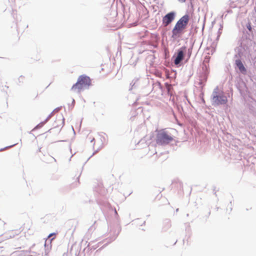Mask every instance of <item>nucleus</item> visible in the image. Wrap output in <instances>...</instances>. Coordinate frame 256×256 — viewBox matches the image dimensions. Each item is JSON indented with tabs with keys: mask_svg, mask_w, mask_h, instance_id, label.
Returning <instances> with one entry per match:
<instances>
[{
	"mask_svg": "<svg viewBox=\"0 0 256 256\" xmlns=\"http://www.w3.org/2000/svg\"><path fill=\"white\" fill-rule=\"evenodd\" d=\"M243 56H235L236 60L234 64V68L237 74H238V78H244L246 83L252 82L256 84V60L253 62V69H248L244 59Z\"/></svg>",
	"mask_w": 256,
	"mask_h": 256,
	"instance_id": "nucleus-1",
	"label": "nucleus"
},
{
	"mask_svg": "<svg viewBox=\"0 0 256 256\" xmlns=\"http://www.w3.org/2000/svg\"><path fill=\"white\" fill-rule=\"evenodd\" d=\"M250 34H244L242 38L238 52L235 56H242L254 61L256 56V44Z\"/></svg>",
	"mask_w": 256,
	"mask_h": 256,
	"instance_id": "nucleus-2",
	"label": "nucleus"
},
{
	"mask_svg": "<svg viewBox=\"0 0 256 256\" xmlns=\"http://www.w3.org/2000/svg\"><path fill=\"white\" fill-rule=\"evenodd\" d=\"M190 16L186 13L181 17L176 22L175 26L172 30L171 38L173 40H176L180 38L185 32L189 21Z\"/></svg>",
	"mask_w": 256,
	"mask_h": 256,
	"instance_id": "nucleus-3",
	"label": "nucleus"
},
{
	"mask_svg": "<svg viewBox=\"0 0 256 256\" xmlns=\"http://www.w3.org/2000/svg\"><path fill=\"white\" fill-rule=\"evenodd\" d=\"M91 85L92 82L90 78L86 74H82L78 78L77 82L73 84L71 90L78 89V92H80L84 89H88Z\"/></svg>",
	"mask_w": 256,
	"mask_h": 256,
	"instance_id": "nucleus-4",
	"label": "nucleus"
},
{
	"mask_svg": "<svg viewBox=\"0 0 256 256\" xmlns=\"http://www.w3.org/2000/svg\"><path fill=\"white\" fill-rule=\"evenodd\" d=\"M156 143L160 146H166L172 142H175L172 136L168 132L162 130H159L156 136Z\"/></svg>",
	"mask_w": 256,
	"mask_h": 256,
	"instance_id": "nucleus-5",
	"label": "nucleus"
},
{
	"mask_svg": "<svg viewBox=\"0 0 256 256\" xmlns=\"http://www.w3.org/2000/svg\"><path fill=\"white\" fill-rule=\"evenodd\" d=\"M186 46H183L176 50L172 58V60L178 66L185 64Z\"/></svg>",
	"mask_w": 256,
	"mask_h": 256,
	"instance_id": "nucleus-6",
	"label": "nucleus"
},
{
	"mask_svg": "<svg viewBox=\"0 0 256 256\" xmlns=\"http://www.w3.org/2000/svg\"><path fill=\"white\" fill-rule=\"evenodd\" d=\"M212 104L214 106L220 105H226L228 104V98L223 93L218 92V88H216L211 96Z\"/></svg>",
	"mask_w": 256,
	"mask_h": 256,
	"instance_id": "nucleus-7",
	"label": "nucleus"
},
{
	"mask_svg": "<svg viewBox=\"0 0 256 256\" xmlns=\"http://www.w3.org/2000/svg\"><path fill=\"white\" fill-rule=\"evenodd\" d=\"M244 78H236V86L239 91L240 95L244 97L248 96L249 92L246 82Z\"/></svg>",
	"mask_w": 256,
	"mask_h": 256,
	"instance_id": "nucleus-8",
	"label": "nucleus"
},
{
	"mask_svg": "<svg viewBox=\"0 0 256 256\" xmlns=\"http://www.w3.org/2000/svg\"><path fill=\"white\" fill-rule=\"evenodd\" d=\"M176 16V12L174 10L170 11L166 14L162 18V25L168 26L174 20Z\"/></svg>",
	"mask_w": 256,
	"mask_h": 256,
	"instance_id": "nucleus-9",
	"label": "nucleus"
},
{
	"mask_svg": "<svg viewBox=\"0 0 256 256\" xmlns=\"http://www.w3.org/2000/svg\"><path fill=\"white\" fill-rule=\"evenodd\" d=\"M64 118L63 116V115L62 114H60L59 115L57 116V118L56 120L54 122L52 126L54 128H52L50 129L48 132H51L53 128H56L59 127L60 125H62V128L58 130V132H60L62 128V126H64Z\"/></svg>",
	"mask_w": 256,
	"mask_h": 256,
	"instance_id": "nucleus-10",
	"label": "nucleus"
},
{
	"mask_svg": "<svg viewBox=\"0 0 256 256\" xmlns=\"http://www.w3.org/2000/svg\"><path fill=\"white\" fill-rule=\"evenodd\" d=\"M56 232H52V233L50 234L48 236L47 239L46 240L44 244V256H48V254L49 252H50V250L52 247L51 244L50 246H48V244H46L47 241H48V240L50 241V244L52 241L55 238V237H53V238H51L52 236L54 235H56Z\"/></svg>",
	"mask_w": 256,
	"mask_h": 256,
	"instance_id": "nucleus-11",
	"label": "nucleus"
},
{
	"mask_svg": "<svg viewBox=\"0 0 256 256\" xmlns=\"http://www.w3.org/2000/svg\"><path fill=\"white\" fill-rule=\"evenodd\" d=\"M163 230L164 231L168 230L171 227V222L170 219H166L164 221L163 223Z\"/></svg>",
	"mask_w": 256,
	"mask_h": 256,
	"instance_id": "nucleus-12",
	"label": "nucleus"
},
{
	"mask_svg": "<svg viewBox=\"0 0 256 256\" xmlns=\"http://www.w3.org/2000/svg\"><path fill=\"white\" fill-rule=\"evenodd\" d=\"M138 78H136L132 80V82L130 84V87L129 88V90H131L132 89H134L136 88V86H137L136 83L138 82Z\"/></svg>",
	"mask_w": 256,
	"mask_h": 256,
	"instance_id": "nucleus-13",
	"label": "nucleus"
},
{
	"mask_svg": "<svg viewBox=\"0 0 256 256\" xmlns=\"http://www.w3.org/2000/svg\"><path fill=\"white\" fill-rule=\"evenodd\" d=\"M192 46H191V48H189L188 50L186 48V56L187 57L186 59L185 62H187L189 59L190 58L192 53Z\"/></svg>",
	"mask_w": 256,
	"mask_h": 256,
	"instance_id": "nucleus-14",
	"label": "nucleus"
},
{
	"mask_svg": "<svg viewBox=\"0 0 256 256\" xmlns=\"http://www.w3.org/2000/svg\"><path fill=\"white\" fill-rule=\"evenodd\" d=\"M118 236V234H116L112 235V236H110L108 238V242L104 244V246H106L108 245V244H110L112 242L114 241L117 238Z\"/></svg>",
	"mask_w": 256,
	"mask_h": 256,
	"instance_id": "nucleus-15",
	"label": "nucleus"
},
{
	"mask_svg": "<svg viewBox=\"0 0 256 256\" xmlns=\"http://www.w3.org/2000/svg\"><path fill=\"white\" fill-rule=\"evenodd\" d=\"M152 86H153V89L154 88H157L159 89H161L162 88V86L160 84V83L158 82H156V83L155 84H152Z\"/></svg>",
	"mask_w": 256,
	"mask_h": 256,
	"instance_id": "nucleus-16",
	"label": "nucleus"
},
{
	"mask_svg": "<svg viewBox=\"0 0 256 256\" xmlns=\"http://www.w3.org/2000/svg\"><path fill=\"white\" fill-rule=\"evenodd\" d=\"M34 246H35V244H33L32 245V246L30 247V249H29L28 250H26V251L25 252L26 254H28V253H32V254H37V253H36V252H33V251H32V250H32V248H33V247H34ZM27 256V255H26V254H25V255H24V256Z\"/></svg>",
	"mask_w": 256,
	"mask_h": 256,
	"instance_id": "nucleus-17",
	"label": "nucleus"
},
{
	"mask_svg": "<svg viewBox=\"0 0 256 256\" xmlns=\"http://www.w3.org/2000/svg\"><path fill=\"white\" fill-rule=\"evenodd\" d=\"M222 28H223L222 25L220 24V28H219L218 32V36L216 37V40H218L222 32Z\"/></svg>",
	"mask_w": 256,
	"mask_h": 256,
	"instance_id": "nucleus-18",
	"label": "nucleus"
},
{
	"mask_svg": "<svg viewBox=\"0 0 256 256\" xmlns=\"http://www.w3.org/2000/svg\"><path fill=\"white\" fill-rule=\"evenodd\" d=\"M44 126V125L41 123V122L40 123H39L34 128V129L32 130H38V129H40V128H42V126Z\"/></svg>",
	"mask_w": 256,
	"mask_h": 256,
	"instance_id": "nucleus-19",
	"label": "nucleus"
},
{
	"mask_svg": "<svg viewBox=\"0 0 256 256\" xmlns=\"http://www.w3.org/2000/svg\"><path fill=\"white\" fill-rule=\"evenodd\" d=\"M176 108L178 110V111L180 113L182 114L184 112V109L182 106L181 105H178L176 106Z\"/></svg>",
	"mask_w": 256,
	"mask_h": 256,
	"instance_id": "nucleus-20",
	"label": "nucleus"
},
{
	"mask_svg": "<svg viewBox=\"0 0 256 256\" xmlns=\"http://www.w3.org/2000/svg\"><path fill=\"white\" fill-rule=\"evenodd\" d=\"M198 27L197 26H195L194 27V25L192 24V28H191V29L192 30V32H194V34H196L198 32Z\"/></svg>",
	"mask_w": 256,
	"mask_h": 256,
	"instance_id": "nucleus-21",
	"label": "nucleus"
},
{
	"mask_svg": "<svg viewBox=\"0 0 256 256\" xmlns=\"http://www.w3.org/2000/svg\"><path fill=\"white\" fill-rule=\"evenodd\" d=\"M74 104H75L74 100V98H72V104L70 106V104H68V109H69V110H72L74 106Z\"/></svg>",
	"mask_w": 256,
	"mask_h": 256,
	"instance_id": "nucleus-22",
	"label": "nucleus"
},
{
	"mask_svg": "<svg viewBox=\"0 0 256 256\" xmlns=\"http://www.w3.org/2000/svg\"><path fill=\"white\" fill-rule=\"evenodd\" d=\"M148 58H150V60H151L152 62H154V59L156 58V57L154 55H150L148 56Z\"/></svg>",
	"mask_w": 256,
	"mask_h": 256,
	"instance_id": "nucleus-23",
	"label": "nucleus"
},
{
	"mask_svg": "<svg viewBox=\"0 0 256 256\" xmlns=\"http://www.w3.org/2000/svg\"><path fill=\"white\" fill-rule=\"evenodd\" d=\"M24 76H20L18 79V84H20V83H23V81L22 79L24 78Z\"/></svg>",
	"mask_w": 256,
	"mask_h": 256,
	"instance_id": "nucleus-24",
	"label": "nucleus"
},
{
	"mask_svg": "<svg viewBox=\"0 0 256 256\" xmlns=\"http://www.w3.org/2000/svg\"><path fill=\"white\" fill-rule=\"evenodd\" d=\"M100 150V148H98L92 154V155L87 160L86 162H85L84 164L90 159V158H92L94 154H96L97 152H98Z\"/></svg>",
	"mask_w": 256,
	"mask_h": 256,
	"instance_id": "nucleus-25",
	"label": "nucleus"
},
{
	"mask_svg": "<svg viewBox=\"0 0 256 256\" xmlns=\"http://www.w3.org/2000/svg\"><path fill=\"white\" fill-rule=\"evenodd\" d=\"M16 144H12V145H11V146H6V148H0V151H2L3 150H4V149H5V148H7L12 147V146H15V145H16Z\"/></svg>",
	"mask_w": 256,
	"mask_h": 256,
	"instance_id": "nucleus-26",
	"label": "nucleus"
},
{
	"mask_svg": "<svg viewBox=\"0 0 256 256\" xmlns=\"http://www.w3.org/2000/svg\"><path fill=\"white\" fill-rule=\"evenodd\" d=\"M114 215H115V217L116 219L118 218V212H116V209L114 208Z\"/></svg>",
	"mask_w": 256,
	"mask_h": 256,
	"instance_id": "nucleus-27",
	"label": "nucleus"
},
{
	"mask_svg": "<svg viewBox=\"0 0 256 256\" xmlns=\"http://www.w3.org/2000/svg\"><path fill=\"white\" fill-rule=\"evenodd\" d=\"M48 120L46 118L44 120L41 122V123L44 126Z\"/></svg>",
	"mask_w": 256,
	"mask_h": 256,
	"instance_id": "nucleus-28",
	"label": "nucleus"
},
{
	"mask_svg": "<svg viewBox=\"0 0 256 256\" xmlns=\"http://www.w3.org/2000/svg\"><path fill=\"white\" fill-rule=\"evenodd\" d=\"M33 254L28 255L26 256H40V254H38V255H36V254Z\"/></svg>",
	"mask_w": 256,
	"mask_h": 256,
	"instance_id": "nucleus-29",
	"label": "nucleus"
},
{
	"mask_svg": "<svg viewBox=\"0 0 256 256\" xmlns=\"http://www.w3.org/2000/svg\"><path fill=\"white\" fill-rule=\"evenodd\" d=\"M52 112H51V113H50V114L47 116V118H46V119L48 120L50 118L51 116H52Z\"/></svg>",
	"mask_w": 256,
	"mask_h": 256,
	"instance_id": "nucleus-30",
	"label": "nucleus"
},
{
	"mask_svg": "<svg viewBox=\"0 0 256 256\" xmlns=\"http://www.w3.org/2000/svg\"><path fill=\"white\" fill-rule=\"evenodd\" d=\"M229 205H230V212H231V211L232 210V201H230V204H229Z\"/></svg>",
	"mask_w": 256,
	"mask_h": 256,
	"instance_id": "nucleus-31",
	"label": "nucleus"
},
{
	"mask_svg": "<svg viewBox=\"0 0 256 256\" xmlns=\"http://www.w3.org/2000/svg\"><path fill=\"white\" fill-rule=\"evenodd\" d=\"M121 230H122L121 227L120 226L119 228H118V232L117 234H119L120 232V231H121Z\"/></svg>",
	"mask_w": 256,
	"mask_h": 256,
	"instance_id": "nucleus-32",
	"label": "nucleus"
},
{
	"mask_svg": "<svg viewBox=\"0 0 256 256\" xmlns=\"http://www.w3.org/2000/svg\"><path fill=\"white\" fill-rule=\"evenodd\" d=\"M178 1L180 2L184 3L186 2V0H178Z\"/></svg>",
	"mask_w": 256,
	"mask_h": 256,
	"instance_id": "nucleus-33",
	"label": "nucleus"
},
{
	"mask_svg": "<svg viewBox=\"0 0 256 256\" xmlns=\"http://www.w3.org/2000/svg\"><path fill=\"white\" fill-rule=\"evenodd\" d=\"M94 140H94V138H93L90 140V142H94Z\"/></svg>",
	"mask_w": 256,
	"mask_h": 256,
	"instance_id": "nucleus-34",
	"label": "nucleus"
},
{
	"mask_svg": "<svg viewBox=\"0 0 256 256\" xmlns=\"http://www.w3.org/2000/svg\"><path fill=\"white\" fill-rule=\"evenodd\" d=\"M145 224H146V221H144L141 226L144 225Z\"/></svg>",
	"mask_w": 256,
	"mask_h": 256,
	"instance_id": "nucleus-35",
	"label": "nucleus"
},
{
	"mask_svg": "<svg viewBox=\"0 0 256 256\" xmlns=\"http://www.w3.org/2000/svg\"><path fill=\"white\" fill-rule=\"evenodd\" d=\"M204 24H203V26H202V30H203V29L204 28Z\"/></svg>",
	"mask_w": 256,
	"mask_h": 256,
	"instance_id": "nucleus-36",
	"label": "nucleus"
},
{
	"mask_svg": "<svg viewBox=\"0 0 256 256\" xmlns=\"http://www.w3.org/2000/svg\"><path fill=\"white\" fill-rule=\"evenodd\" d=\"M215 189H216V186H214V189H213L214 191L215 190Z\"/></svg>",
	"mask_w": 256,
	"mask_h": 256,
	"instance_id": "nucleus-37",
	"label": "nucleus"
},
{
	"mask_svg": "<svg viewBox=\"0 0 256 256\" xmlns=\"http://www.w3.org/2000/svg\"><path fill=\"white\" fill-rule=\"evenodd\" d=\"M210 212H208V216H209V215H210Z\"/></svg>",
	"mask_w": 256,
	"mask_h": 256,
	"instance_id": "nucleus-38",
	"label": "nucleus"
},
{
	"mask_svg": "<svg viewBox=\"0 0 256 256\" xmlns=\"http://www.w3.org/2000/svg\"><path fill=\"white\" fill-rule=\"evenodd\" d=\"M72 156H73V154H72V155L71 156V157L70 158V160H71V158H72Z\"/></svg>",
	"mask_w": 256,
	"mask_h": 256,
	"instance_id": "nucleus-39",
	"label": "nucleus"
},
{
	"mask_svg": "<svg viewBox=\"0 0 256 256\" xmlns=\"http://www.w3.org/2000/svg\"><path fill=\"white\" fill-rule=\"evenodd\" d=\"M178 210H179L178 208H176V212H178Z\"/></svg>",
	"mask_w": 256,
	"mask_h": 256,
	"instance_id": "nucleus-40",
	"label": "nucleus"
},
{
	"mask_svg": "<svg viewBox=\"0 0 256 256\" xmlns=\"http://www.w3.org/2000/svg\"><path fill=\"white\" fill-rule=\"evenodd\" d=\"M72 128L74 133H75V130H74L73 127H72Z\"/></svg>",
	"mask_w": 256,
	"mask_h": 256,
	"instance_id": "nucleus-41",
	"label": "nucleus"
},
{
	"mask_svg": "<svg viewBox=\"0 0 256 256\" xmlns=\"http://www.w3.org/2000/svg\"><path fill=\"white\" fill-rule=\"evenodd\" d=\"M63 141H64V140H62V141H61V140H58V142H63Z\"/></svg>",
	"mask_w": 256,
	"mask_h": 256,
	"instance_id": "nucleus-42",
	"label": "nucleus"
},
{
	"mask_svg": "<svg viewBox=\"0 0 256 256\" xmlns=\"http://www.w3.org/2000/svg\"><path fill=\"white\" fill-rule=\"evenodd\" d=\"M177 242V240H176V242H174V244H176V242Z\"/></svg>",
	"mask_w": 256,
	"mask_h": 256,
	"instance_id": "nucleus-43",
	"label": "nucleus"
},
{
	"mask_svg": "<svg viewBox=\"0 0 256 256\" xmlns=\"http://www.w3.org/2000/svg\"><path fill=\"white\" fill-rule=\"evenodd\" d=\"M3 248V247H0V248Z\"/></svg>",
	"mask_w": 256,
	"mask_h": 256,
	"instance_id": "nucleus-44",
	"label": "nucleus"
}]
</instances>
